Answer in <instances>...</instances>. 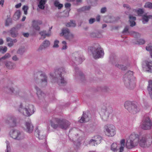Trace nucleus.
Returning a JSON list of instances; mask_svg holds the SVG:
<instances>
[{
  "label": "nucleus",
  "instance_id": "13d9d810",
  "mask_svg": "<svg viewBox=\"0 0 152 152\" xmlns=\"http://www.w3.org/2000/svg\"><path fill=\"white\" fill-rule=\"evenodd\" d=\"M95 20L94 18H91L89 21L90 24H91L93 23L95 21Z\"/></svg>",
  "mask_w": 152,
  "mask_h": 152
},
{
  "label": "nucleus",
  "instance_id": "4d7b16f0",
  "mask_svg": "<svg viewBox=\"0 0 152 152\" xmlns=\"http://www.w3.org/2000/svg\"><path fill=\"white\" fill-rule=\"evenodd\" d=\"M6 142L7 144V152H8L10 150V148L9 145V142L7 141H6Z\"/></svg>",
  "mask_w": 152,
  "mask_h": 152
},
{
  "label": "nucleus",
  "instance_id": "2f4dec72",
  "mask_svg": "<svg viewBox=\"0 0 152 152\" xmlns=\"http://www.w3.org/2000/svg\"><path fill=\"white\" fill-rule=\"evenodd\" d=\"M129 21L130 24V26L132 27L134 26L135 25V20H136V18L131 15H130L129 16Z\"/></svg>",
  "mask_w": 152,
  "mask_h": 152
},
{
  "label": "nucleus",
  "instance_id": "9d476101",
  "mask_svg": "<svg viewBox=\"0 0 152 152\" xmlns=\"http://www.w3.org/2000/svg\"><path fill=\"white\" fill-rule=\"evenodd\" d=\"M93 56L95 59L99 58L102 57L104 54L103 49L99 45L93 50L92 52Z\"/></svg>",
  "mask_w": 152,
  "mask_h": 152
},
{
  "label": "nucleus",
  "instance_id": "de8ad7c7",
  "mask_svg": "<svg viewBox=\"0 0 152 152\" xmlns=\"http://www.w3.org/2000/svg\"><path fill=\"white\" fill-rule=\"evenodd\" d=\"M116 66L122 70H125L126 69V67L125 66L122 65L118 64L116 65Z\"/></svg>",
  "mask_w": 152,
  "mask_h": 152
},
{
  "label": "nucleus",
  "instance_id": "7ed1b4c3",
  "mask_svg": "<svg viewBox=\"0 0 152 152\" xmlns=\"http://www.w3.org/2000/svg\"><path fill=\"white\" fill-rule=\"evenodd\" d=\"M51 126L54 129L59 127L66 129L69 127L71 124L70 122L64 119L53 118L49 121Z\"/></svg>",
  "mask_w": 152,
  "mask_h": 152
},
{
  "label": "nucleus",
  "instance_id": "aec40b11",
  "mask_svg": "<svg viewBox=\"0 0 152 152\" xmlns=\"http://www.w3.org/2000/svg\"><path fill=\"white\" fill-rule=\"evenodd\" d=\"M90 114L88 113H83L79 121L82 123L88 122L90 120Z\"/></svg>",
  "mask_w": 152,
  "mask_h": 152
},
{
  "label": "nucleus",
  "instance_id": "864d4df0",
  "mask_svg": "<svg viewBox=\"0 0 152 152\" xmlns=\"http://www.w3.org/2000/svg\"><path fill=\"white\" fill-rule=\"evenodd\" d=\"M123 7H124V9H131V8L130 6L128 4H124L123 5Z\"/></svg>",
  "mask_w": 152,
  "mask_h": 152
},
{
  "label": "nucleus",
  "instance_id": "423d86ee",
  "mask_svg": "<svg viewBox=\"0 0 152 152\" xmlns=\"http://www.w3.org/2000/svg\"><path fill=\"white\" fill-rule=\"evenodd\" d=\"M113 111V109L111 107L103 105L99 112L102 120L104 121H107L110 114L112 113Z\"/></svg>",
  "mask_w": 152,
  "mask_h": 152
},
{
  "label": "nucleus",
  "instance_id": "79ce46f5",
  "mask_svg": "<svg viewBox=\"0 0 152 152\" xmlns=\"http://www.w3.org/2000/svg\"><path fill=\"white\" fill-rule=\"evenodd\" d=\"M11 57V55L9 53H7L4 56L1 58V60H5L8 59Z\"/></svg>",
  "mask_w": 152,
  "mask_h": 152
},
{
  "label": "nucleus",
  "instance_id": "e433bc0d",
  "mask_svg": "<svg viewBox=\"0 0 152 152\" xmlns=\"http://www.w3.org/2000/svg\"><path fill=\"white\" fill-rule=\"evenodd\" d=\"M66 26L67 27H74L76 26L75 21L73 20H71L69 22L66 24Z\"/></svg>",
  "mask_w": 152,
  "mask_h": 152
},
{
  "label": "nucleus",
  "instance_id": "0e129e2a",
  "mask_svg": "<svg viewBox=\"0 0 152 152\" xmlns=\"http://www.w3.org/2000/svg\"><path fill=\"white\" fill-rule=\"evenodd\" d=\"M23 35L24 37H28L29 36V34L28 33H24L23 34Z\"/></svg>",
  "mask_w": 152,
  "mask_h": 152
},
{
  "label": "nucleus",
  "instance_id": "37998d69",
  "mask_svg": "<svg viewBox=\"0 0 152 152\" xmlns=\"http://www.w3.org/2000/svg\"><path fill=\"white\" fill-rule=\"evenodd\" d=\"M145 42L144 39H140L137 40L135 43L139 45H142L144 44Z\"/></svg>",
  "mask_w": 152,
  "mask_h": 152
},
{
  "label": "nucleus",
  "instance_id": "412c9836",
  "mask_svg": "<svg viewBox=\"0 0 152 152\" xmlns=\"http://www.w3.org/2000/svg\"><path fill=\"white\" fill-rule=\"evenodd\" d=\"M34 88L37 91L36 93L38 99L39 100L43 99L45 96L44 93L37 86H35Z\"/></svg>",
  "mask_w": 152,
  "mask_h": 152
},
{
  "label": "nucleus",
  "instance_id": "dca6fc26",
  "mask_svg": "<svg viewBox=\"0 0 152 152\" xmlns=\"http://www.w3.org/2000/svg\"><path fill=\"white\" fill-rule=\"evenodd\" d=\"M102 140V137L100 136L96 135L91 139L88 142V144L92 145L95 146L100 144Z\"/></svg>",
  "mask_w": 152,
  "mask_h": 152
},
{
  "label": "nucleus",
  "instance_id": "a19ab883",
  "mask_svg": "<svg viewBox=\"0 0 152 152\" xmlns=\"http://www.w3.org/2000/svg\"><path fill=\"white\" fill-rule=\"evenodd\" d=\"M144 7L145 8L152 9V3L149 2H146L145 3Z\"/></svg>",
  "mask_w": 152,
  "mask_h": 152
},
{
  "label": "nucleus",
  "instance_id": "c9c22d12",
  "mask_svg": "<svg viewBox=\"0 0 152 152\" xmlns=\"http://www.w3.org/2000/svg\"><path fill=\"white\" fill-rule=\"evenodd\" d=\"M146 49L147 51H149L151 56L152 58V44L148 45L146 47Z\"/></svg>",
  "mask_w": 152,
  "mask_h": 152
},
{
  "label": "nucleus",
  "instance_id": "5701e85b",
  "mask_svg": "<svg viewBox=\"0 0 152 152\" xmlns=\"http://www.w3.org/2000/svg\"><path fill=\"white\" fill-rule=\"evenodd\" d=\"M69 10H60L56 15L58 17H68L69 15Z\"/></svg>",
  "mask_w": 152,
  "mask_h": 152
},
{
  "label": "nucleus",
  "instance_id": "9b49d317",
  "mask_svg": "<svg viewBox=\"0 0 152 152\" xmlns=\"http://www.w3.org/2000/svg\"><path fill=\"white\" fill-rule=\"evenodd\" d=\"M10 137L14 139L20 140L23 139L24 136L23 133L17 130H12L10 132Z\"/></svg>",
  "mask_w": 152,
  "mask_h": 152
},
{
  "label": "nucleus",
  "instance_id": "473e14b6",
  "mask_svg": "<svg viewBox=\"0 0 152 152\" xmlns=\"http://www.w3.org/2000/svg\"><path fill=\"white\" fill-rule=\"evenodd\" d=\"M21 13L20 10H18L14 15L13 19L15 20H18L20 16Z\"/></svg>",
  "mask_w": 152,
  "mask_h": 152
},
{
  "label": "nucleus",
  "instance_id": "4c0bfd02",
  "mask_svg": "<svg viewBox=\"0 0 152 152\" xmlns=\"http://www.w3.org/2000/svg\"><path fill=\"white\" fill-rule=\"evenodd\" d=\"M54 4L55 6L57 7L59 9H61L63 6V4H60L58 1H56L54 2Z\"/></svg>",
  "mask_w": 152,
  "mask_h": 152
},
{
  "label": "nucleus",
  "instance_id": "a878e982",
  "mask_svg": "<svg viewBox=\"0 0 152 152\" xmlns=\"http://www.w3.org/2000/svg\"><path fill=\"white\" fill-rule=\"evenodd\" d=\"M52 27H51L48 32H47L45 31H43L40 32L39 34L42 37H43L44 38H45L46 36H50L51 34V29H52Z\"/></svg>",
  "mask_w": 152,
  "mask_h": 152
},
{
  "label": "nucleus",
  "instance_id": "c03bdc74",
  "mask_svg": "<svg viewBox=\"0 0 152 152\" xmlns=\"http://www.w3.org/2000/svg\"><path fill=\"white\" fill-rule=\"evenodd\" d=\"M7 50V48L6 46H1L0 47V52L2 53H4Z\"/></svg>",
  "mask_w": 152,
  "mask_h": 152
},
{
  "label": "nucleus",
  "instance_id": "052dcab7",
  "mask_svg": "<svg viewBox=\"0 0 152 152\" xmlns=\"http://www.w3.org/2000/svg\"><path fill=\"white\" fill-rule=\"evenodd\" d=\"M129 30V27L128 26H126L124 28L123 31V33H125L127 32Z\"/></svg>",
  "mask_w": 152,
  "mask_h": 152
},
{
  "label": "nucleus",
  "instance_id": "a18cd8bd",
  "mask_svg": "<svg viewBox=\"0 0 152 152\" xmlns=\"http://www.w3.org/2000/svg\"><path fill=\"white\" fill-rule=\"evenodd\" d=\"M62 47L61 48L62 50H65L67 48V46L66 45V42L65 41H63L62 42Z\"/></svg>",
  "mask_w": 152,
  "mask_h": 152
},
{
  "label": "nucleus",
  "instance_id": "ddd939ff",
  "mask_svg": "<svg viewBox=\"0 0 152 152\" xmlns=\"http://www.w3.org/2000/svg\"><path fill=\"white\" fill-rule=\"evenodd\" d=\"M71 59L74 62L81 63L84 58H83L81 54L79 52H75L73 53L72 55Z\"/></svg>",
  "mask_w": 152,
  "mask_h": 152
},
{
  "label": "nucleus",
  "instance_id": "f03ea898",
  "mask_svg": "<svg viewBox=\"0 0 152 152\" xmlns=\"http://www.w3.org/2000/svg\"><path fill=\"white\" fill-rule=\"evenodd\" d=\"M65 72V69L63 68L56 69L54 72H50L49 75L51 82L60 85H66L67 83V81L62 76V75Z\"/></svg>",
  "mask_w": 152,
  "mask_h": 152
},
{
  "label": "nucleus",
  "instance_id": "5fc2aeb1",
  "mask_svg": "<svg viewBox=\"0 0 152 152\" xmlns=\"http://www.w3.org/2000/svg\"><path fill=\"white\" fill-rule=\"evenodd\" d=\"M66 9H69L71 6V4L69 3H66L64 5Z\"/></svg>",
  "mask_w": 152,
  "mask_h": 152
},
{
  "label": "nucleus",
  "instance_id": "6e6d98bb",
  "mask_svg": "<svg viewBox=\"0 0 152 152\" xmlns=\"http://www.w3.org/2000/svg\"><path fill=\"white\" fill-rule=\"evenodd\" d=\"M75 74L76 75H77V76L78 75H80V72L79 70V69L77 67L75 69Z\"/></svg>",
  "mask_w": 152,
  "mask_h": 152
},
{
  "label": "nucleus",
  "instance_id": "8fccbe9b",
  "mask_svg": "<svg viewBox=\"0 0 152 152\" xmlns=\"http://www.w3.org/2000/svg\"><path fill=\"white\" fill-rule=\"evenodd\" d=\"M74 144L77 148H79L80 146L81 143L80 142L77 141H75Z\"/></svg>",
  "mask_w": 152,
  "mask_h": 152
},
{
  "label": "nucleus",
  "instance_id": "69168bd1",
  "mask_svg": "<svg viewBox=\"0 0 152 152\" xmlns=\"http://www.w3.org/2000/svg\"><path fill=\"white\" fill-rule=\"evenodd\" d=\"M77 130L76 129L71 130L70 131V133L74 132L75 133L77 131Z\"/></svg>",
  "mask_w": 152,
  "mask_h": 152
},
{
  "label": "nucleus",
  "instance_id": "b1692460",
  "mask_svg": "<svg viewBox=\"0 0 152 152\" xmlns=\"http://www.w3.org/2000/svg\"><path fill=\"white\" fill-rule=\"evenodd\" d=\"M6 41L7 42V45L10 47H12L14 45V43H16L17 40L16 39H12L9 37L6 38Z\"/></svg>",
  "mask_w": 152,
  "mask_h": 152
},
{
  "label": "nucleus",
  "instance_id": "4468645a",
  "mask_svg": "<svg viewBox=\"0 0 152 152\" xmlns=\"http://www.w3.org/2000/svg\"><path fill=\"white\" fill-rule=\"evenodd\" d=\"M152 125L151 122L150 118H146L142 124L140 125L141 128L144 130L150 129L151 128Z\"/></svg>",
  "mask_w": 152,
  "mask_h": 152
},
{
  "label": "nucleus",
  "instance_id": "338daca9",
  "mask_svg": "<svg viewBox=\"0 0 152 152\" xmlns=\"http://www.w3.org/2000/svg\"><path fill=\"white\" fill-rule=\"evenodd\" d=\"M28 7L27 6H23L22 10H28Z\"/></svg>",
  "mask_w": 152,
  "mask_h": 152
},
{
  "label": "nucleus",
  "instance_id": "ea45409f",
  "mask_svg": "<svg viewBox=\"0 0 152 152\" xmlns=\"http://www.w3.org/2000/svg\"><path fill=\"white\" fill-rule=\"evenodd\" d=\"M42 45L46 48L49 46L50 42L48 40H46L43 42Z\"/></svg>",
  "mask_w": 152,
  "mask_h": 152
},
{
  "label": "nucleus",
  "instance_id": "3c124183",
  "mask_svg": "<svg viewBox=\"0 0 152 152\" xmlns=\"http://www.w3.org/2000/svg\"><path fill=\"white\" fill-rule=\"evenodd\" d=\"M45 48L44 47V46L42 45H41L37 49V51L38 52H40Z\"/></svg>",
  "mask_w": 152,
  "mask_h": 152
},
{
  "label": "nucleus",
  "instance_id": "f3484780",
  "mask_svg": "<svg viewBox=\"0 0 152 152\" xmlns=\"http://www.w3.org/2000/svg\"><path fill=\"white\" fill-rule=\"evenodd\" d=\"M143 67L146 71L152 72V61H146L143 65Z\"/></svg>",
  "mask_w": 152,
  "mask_h": 152
},
{
  "label": "nucleus",
  "instance_id": "6ab92c4d",
  "mask_svg": "<svg viewBox=\"0 0 152 152\" xmlns=\"http://www.w3.org/2000/svg\"><path fill=\"white\" fill-rule=\"evenodd\" d=\"M41 81L40 83H38L39 85L44 87L46 86L47 84V77L46 75L45 74L41 75Z\"/></svg>",
  "mask_w": 152,
  "mask_h": 152
},
{
  "label": "nucleus",
  "instance_id": "7c9ffc66",
  "mask_svg": "<svg viewBox=\"0 0 152 152\" xmlns=\"http://www.w3.org/2000/svg\"><path fill=\"white\" fill-rule=\"evenodd\" d=\"M91 37L94 38H101L102 37L101 34L98 31L92 33L91 34Z\"/></svg>",
  "mask_w": 152,
  "mask_h": 152
},
{
  "label": "nucleus",
  "instance_id": "bb28decb",
  "mask_svg": "<svg viewBox=\"0 0 152 152\" xmlns=\"http://www.w3.org/2000/svg\"><path fill=\"white\" fill-rule=\"evenodd\" d=\"M120 145L116 143H113L111 145L110 149L113 152H117L119 149L120 150Z\"/></svg>",
  "mask_w": 152,
  "mask_h": 152
},
{
  "label": "nucleus",
  "instance_id": "58836bf2",
  "mask_svg": "<svg viewBox=\"0 0 152 152\" xmlns=\"http://www.w3.org/2000/svg\"><path fill=\"white\" fill-rule=\"evenodd\" d=\"M25 51V48L24 47L20 48L17 51V53L20 54H23Z\"/></svg>",
  "mask_w": 152,
  "mask_h": 152
},
{
  "label": "nucleus",
  "instance_id": "49530a36",
  "mask_svg": "<svg viewBox=\"0 0 152 152\" xmlns=\"http://www.w3.org/2000/svg\"><path fill=\"white\" fill-rule=\"evenodd\" d=\"M59 43V41L57 39L54 40V44L53 45V47L54 48H58L59 47V46L58 44Z\"/></svg>",
  "mask_w": 152,
  "mask_h": 152
},
{
  "label": "nucleus",
  "instance_id": "1a4fd4ad",
  "mask_svg": "<svg viewBox=\"0 0 152 152\" xmlns=\"http://www.w3.org/2000/svg\"><path fill=\"white\" fill-rule=\"evenodd\" d=\"M134 12L137 13L138 16H142V21L144 24L147 23L148 22L149 19H152V15H147V14L144 12L143 10H134Z\"/></svg>",
  "mask_w": 152,
  "mask_h": 152
},
{
  "label": "nucleus",
  "instance_id": "c756f323",
  "mask_svg": "<svg viewBox=\"0 0 152 152\" xmlns=\"http://www.w3.org/2000/svg\"><path fill=\"white\" fill-rule=\"evenodd\" d=\"M35 132L37 135H36V136L39 138V139H43L45 138V137L43 135V132L42 131L40 130L37 129L36 130Z\"/></svg>",
  "mask_w": 152,
  "mask_h": 152
},
{
  "label": "nucleus",
  "instance_id": "e2e57ef3",
  "mask_svg": "<svg viewBox=\"0 0 152 152\" xmlns=\"http://www.w3.org/2000/svg\"><path fill=\"white\" fill-rule=\"evenodd\" d=\"M21 6V4L20 3L15 6V7L17 9H18Z\"/></svg>",
  "mask_w": 152,
  "mask_h": 152
},
{
  "label": "nucleus",
  "instance_id": "bf43d9fd",
  "mask_svg": "<svg viewBox=\"0 0 152 152\" xmlns=\"http://www.w3.org/2000/svg\"><path fill=\"white\" fill-rule=\"evenodd\" d=\"M109 90V88L107 86H104L102 88V90L104 91H107Z\"/></svg>",
  "mask_w": 152,
  "mask_h": 152
},
{
  "label": "nucleus",
  "instance_id": "2eb2a0df",
  "mask_svg": "<svg viewBox=\"0 0 152 152\" xmlns=\"http://www.w3.org/2000/svg\"><path fill=\"white\" fill-rule=\"evenodd\" d=\"M22 127L24 130L29 133L33 132L34 128L33 125L30 121L25 122L22 125Z\"/></svg>",
  "mask_w": 152,
  "mask_h": 152
},
{
  "label": "nucleus",
  "instance_id": "20e7f679",
  "mask_svg": "<svg viewBox=\"0 0 152 152\" xmlns=\"http://www.w3.org/2000/svg\"><path fill=\"white\" fill-rule=\"evenodd\" d=\"M133 72L129 71L124 75L123 81L126 87L130 89H132L136 86V80L133 75Z\"/></svg>",
  "mask_w": 152,
  "mask_h": 152
},
{
  "label": "nucleus",
  "instance_id": "603ef678",
  "mask_svg": "<svg viewBox=\"0 0 152 152\" xmlns=\"http://www.w3.org/2000/svg\"><path fill=\"white\" fill-rule=\"evenodd\" d=\"M12 59L15 61H18L19 59L18 58V57L16 55H14L13 56L12 58Z\"/></svg>",
  "mask_w": 152,
  "mask_h": 152
},
{
  "label": "nucleus",
  "instance_id": "39448f33",
  "mask_svg": "<svg viewBox=\"0 0 152 152\" xmlns=\"http://www.w3.org/2000/svg\"><path fill=\"white\" fill-rule=\"evenodd\" d=\"M18 111L23 115L27 116H30L35 112L34 107L33 105L25 102L20 104Z\"/></svg>",
  "mask_w": 152,
  "mask_h": 152
},
{
  "label": "nucleus",
  "instance_id": "f704fd0d",
  "mask_svg": "<svg viewBox=\"0 0 152 152\" xmlns=\"http://www.w3.org/2000/svg\"><path fill=\"white\" fill-rule=\"evenodd\" d=\"M39 4L38 5L39 8L41 9H43L44 8V5L45 3L46 0H40Z\"/></svg>",
  "mask_w": 152,
  "mask_h": 152
},
{
  "label": "nucleus",
  "instance_id": "6e6552de",
  "mask_svg": "<svg viewBox=\"0 0 152 152\" xmlns=\"http://www.w3.org/2000/svg\"><path fill=\"white\" fill-rule=\"evenodd\" d=\"M104 131L107 136L112 137L116 134V129L115 126L112 124H107L104 127Z\"/></svg>",
  "mask_w": 152,
  "mask_h": 152
},
{
  "label": "nucleus",
  "instance_id": "72a5a7b5",
  "mask_svg": "<svg viewBox=\"0 0 152 152\" xmlns=\"http://www.w3.org/2000/svg\"><path fill=\"white\" fill-rule=\"evenodd\" d=\"M125 140L124 139H122L120 141V151L119 152H123L124 150Z\"/></svg>",
  "mask_w": 152,
  "mask_h": 152
},
{
  "label": "nucleus",
  "instance_id": "f257e3e1",
  "mask_svg": "<svg viewBox=\"0 0 152 152\" xmlns=\"http://www.w3.org/2000/svg\"><path fill=\"white\" fill-rule=\"evenodd\" d=\"M152 143V137L146 134L134 133H132L126 142V147L128 149H132L139 145L141 147L146 148L149 147Z\"/></svg>",
  "mask_w": 152,
  "mask_h": 152
},
{
  "label": "nucleus",
  "instance_id": "774afa93",
  "mask_svg": "<svg viewBox=\"0 0 152 152\" xmlns=\"http://www.w3.org/2000/svg\"><path fill=\"white\" fill-rule=\"evenodd\" d=\"M82 0H76V2L77 4H79L82 2Z\"/></svg>",
  "mask_w": 152,
  "mask_h": 152
},
{
  "label": "nucleus",
  "instance_id": "09e8293b",
  "mask_svg": "<svg viewBox=\"0 0 152 152\" xmlns=\"http://www.w3.org/2000/svg\"><path fill=\"white\" fill-rule=\"evenodd\" d=\"M132 35L135 38H138L140 37L141 35L138 33L134 31L132 32Z\"/></svg>",
  "mask_w": 152,
  "mask_h": 152
},
{
  "label": "nucleus",
  "instance_id": "a211bd4d",
  "mask_svg": "<svg viewBox=\"0 0 152 152\" xmlns=\"http://www.w3.org/2000/svg\"><path fill=\"white\" fill-rule=\"evenodd\" d=\"M42 23L41 20H34L32 21V27L36 31H39L40 27L39 25H41Z\"/></svg>",
  "mask_w": 152,
  "mask_h": 152
},
{
  "label": "nucleus",
  "instance_id": "cd10ccee",
  "mask_svg": "<svg viewBox=\"0 0 152 152\" xmlns=\"http://www.w3.org/2000/svg\"><path fill=\"white\" fill-rule=\"evenodd\" d=\"M147 89L150 97L152 100V79L148 81Z\"/></svg>",
  "mask_w": 152,
  "mask_h": 152
},
{
  "label": "nucleus",
  "instance_id": "f8f14e48",
  "mask_svg": "<svg viewBox=\"0 0 152 152\" xmlns=\"http://www.w3.org/2000/svg\"><path fill=\"white\" fill-rule=\"evenodd\" d=\"M61 36H63L66 39L69 40H72L74 37V35L70 32L67 28L63 29L60 33Z\"/></svg>",
  "mask_w": 152,
  "mask_h": 152
},
{
  "label": "nucleus",
  "instance_id": "0eeeda50",
  "mask_svg": "<svg viewBox=\"0 0 152 152\" xmlns=\"http://www.w3.org/2000/svg\"><path fill=\"white\" fill-rule=\"evenodd\" d=\"M125 108L130 113L133 114L138 112L140 109L139 106L137 104L132 103L129 101H126L124 104Z\"/></svg>",
  "mask_w": 152,
  "mask_h": 152
},
{
  "label": "nucleus",
  "instance_id": "4be33fe9",
  "mask_svg": "<svg viewBox=\"0 0 152 152\" xmlns=\"http://www.w3.org/2000/svg\"><path fill=\"white\" fill-rule=\"evenodd\" d=\"M4 64L6 67L10 69H13L16 67L15 64L10 61H5Z\"/></svg>",
  "mask_w": 152,
  "mask_h": 152
},
{
  "label": "nucleus",
  "instance_id": "393cba45",
  "mask_svg": "<svg viewBox=\"0 0 152 152\" xmlns=\"http://www.w3.org/2000/svg\"><path fill=\"white\" fill-rule=\"evenodd\" d=\"M3 90L7 93L11 94L16 95L15 89L13 87L9 88L7 87H4L3 88Z\"/></svg>",
  "mask_w": 152,
  "mask_h": 152
},
{
  "label": "nucleus",
  "instance_id": "680f3d73",
  "mask_svg": "<svg viewBox=\"0 0 152 152\" xmlns=\"http://www.w3.org/2000/svg\"><path fill=\"white\" fill-rule=\"evenodd\" d=\"M91 8V6H85V7H83V10H89Z\"/></svg>",
  "mask_w": 152,
  "mask_h": 152
},
{
  "label": "nucleus",
  "instance_id": "c85d7f7f",
  "mask_svg": "<svg viewBox=\"0 0 152 152\" xmlns=\"http://www.w3.org/2000/svg\"><path fill=\"white\" fill-rule=\"evenodd\" d=\"M10 33L11 36L13 38L16 37L18 35V29L17 28H13L10 30Z\"/></svg>",
  "mask_w": 152,
  "mask_h": 152
}]
</instances>
